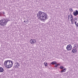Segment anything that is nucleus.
<instances>
[{
    "label": "nucleus",
    "mask_w": 78,
    "mask_h": 78,
    "mask_svg": "<svg viewBox=\"0 0 78 78\" xmlns=\"http://www.w3.org/2000/svg\"><path fill=\"white\" fill-rule=\"evenodd\" d=\"M58 64V66H60V64Z\"/></svg>",
    "instance_id": "4be33fe9"
},
{
    "label": "nucleus",
    "mask_w": 78,
    "mask_h": 78,
    "mask_svg": "<svg viewBox=\"0 0 78 78\" xmlns=\"http://www.w3.org/2000/svg\"><path fill=\"white\" fill-rule=\"evenodd\" d=\"M2 14H3V15L5 14V12H2Z\"/></svg>",
    "instance_id": "412c9836"
},
{
    "label": "nucleus",
    "mask_w": 78,
    "mask_h": 78,
    "mask_svg": "<svg viewBox=\"0 0 78 78\" xmlns=\"http://www.w3.org/2000/svg\"><path fill=\"white\" fill-rule=\"evenodd\" d=\"M2 12H0V16H1L2 15Z\"/></svg>",
    "instance_id": "6ab92c4d"
},
{
    "label": "nucleus",
    "mask_w": 78,
    "mask_h": 78,
    "mask_svg": "<svg viewBox=\"0 0 78 78\" xmlns=\"http://www.w3.org/2000/svg\"><path fill=\"white\" fill-rule=\"evenodd\" d=\"M3 68H2V67H0V72H3Z\"/></svg>",
    "instance_id": "9d476101"
},
{
    "label": "nucleus",
    "mask_w": 78,
    "mask_h": 78,
    "mask_svg": "<svg viewBox=\"0 0 78 78\" xmlns=\"http://www.w3.org/2000/svg\"><path fill=\"white\" fill-rule=\"evenodd\" d=\"M77 23V22L75 21V24L76 25V27H78V25H77L76 24Z\"/></svg>",
    "instance_id": "2eb2a0df"
},
{
    "label": "nucleus",
    "mask_w": 78,
    "mask_h": 78,
    "mask_svg": "<svg viewBox=\"0 0 78 78\" xmlns=\"http://www.w3.org/2000/svg\"><path fill=\"white\" fill-rule=\"evenodd\" d=\"M14 67L17 69V68H18V67H20V64L18 62H16L14 63Z\"/></svg>",
    "instance_id": "39448f33"
},
{
    "label": "nucleus",
    "mask_w": 78,
    "mask_h": 78,
    "mask_svg": "<svg viewBox=\"0 0 78 78\" xmlns=\"http://www.w3.org/2000/svg\"><path fill=\"white\" fill-rule=\"evenodd\" d=\"M26 24H28V20H27L26 22Z\"/></svg>",
    "instance_id": "a211bd4d"
},
{
    "label": "nucleus",
    "mask_w": 78,
    "mask_h": 78,
    "mask_svg": "<svg viewBox=\"0 0 78 78\" xmlns=\"http://www.w3.org/2000/svg\"><path fill=\"white\" fill-rule=\"evenodd\" d=\"M9 21L8 19H2L0 20V25L2 27H5L6 25L8 22Z\"/></svg>",
    "instance_id": "7ed1b4c3"
},
{
    "label": "nucleus",
    "mask_w": 78,
    "mask_h": 78,
    "mask_svg": "<svg viewBox=\"0 0 78 78\" xmlns=\"http://www.w3.org/2000/svg\"><path fill=\"white\" fill-rule=\"evenodd\" d=\"M44 64L45 67H46V66H48V64H47V62H44Z\"/></svg>",
    "instance_id": "ddd939ff"
},
{
    "label": "nucleus",
    "mask_w": 78,
    "mask_h": 78,
    "mask_svg": "<svg viewBox=\"0 0 78 78\" xmlns=\"http://www.w3.org/2000/svg\"><path fill=\"white\" fill-rule=\"evenodd\" d=\"M60 69H64V67L62 66H60Z\"/></svg>",
    "instance_id": "dca6fc26"
},
{
    "label": "nucleus",
    "mask_w": 78,
    "mask_h": 78,
    "mask_svg": "<svg viewBox=\"0 0 78 78\" xmlns=\"http://www.w3.org/2000/svg\"><path fill=\"white\" fill-rule=\"evenodd\" d=\"M66 71V69L65 68L62 69V70L61 71V73H62L63 72H65Z\"/></svg>",
    "instance_id": "9b49d317"
},
{
    "label": "nucleus",
    "mask_w": 78,
    "mask_h": 78,
    "mask_svg": "<svg viewBox=\"0 0 78 78\" xmlns=\"http://www.w3.org/2000/svg\"><path fill=\"white\" fill-rule=\"evenodd\" d=\"M77 48H78V45L76 44H74L72 51V53H76Z\"/></svg>",
    "instance_id": "20e7f679"
},
{
    "label": "nucleus",
    "mask_w": 78,
    "mask_h": 78,
    "mask_svg": "<svg viewBox=\"0 0 78 78\" xmlns=\"http://www.w3.org/2000/svg\"><path fill=\"white\" fill-rule=\"evenodd\" d=\"M36 42V40L35 39H31L30 40V43L32 44H34Z\"/></svg>",
    "instance_id": "0eeeda50"
},
{
    "label": "nucleus",
    "mask_w": 78,
    "mask_h": 78,
    "mask_svg": "<svg viewBox=\"0 0 78 78\" xmlns=\"http://www.w3.org/2000/svg\"><path fill=\"white\" fill-rule=\"evenodd\" d=\"M37 16L39 18V19L42 20H45L48 19L47 14L42 12L39 11L37 14Z\"/></svg>",
    "instance_id": "f257e3e1"
},
{
    "label": "nucleus",
    "mask_w": 78,
    "mask_h": 78,
    "mask_svg": "<svg viewBox=\"0 0 78 78\" xmlns=\"http://www.w3.org/2000/svg\"><path fill=\"white\" fill-rule=\"evenodd\" d=\"M13 62L11 60H7L5 61L4 63V66L5 67L9 69L13 65Z\"/></svg>",
    "instance_id": "f03ea898"
},
{
    "label": "nucleus",
    "mask_w": 78,
    "mask_h": 78,
    "mask_svg": "<svg viewBox=\"0 0 78 78\" xmlns=\"http://www.w3.org/2000/svg\"><path fill=\"white\" fill-rule=\"evenodd\" d=\"M68 18L69 20V19L71 20L72 19H73V16L71 15H69L68 16Z\"/></svg>",
    "instance_id": "1a4fd4ad"
},
{
    "label": "nucleus",
    "mask_w": 78,
    "mask_h": 78,
    "mask_svg": "<svg viewBox=\"0 0 78 78\" xmlns=\"http://www.w3.org/2000/svg\"><path fill=\"white\" fill-rule=\"evenodd\" d=\"M72 45H71L70 44H69L66 47V49L67 50L69 51L72 50Z\"/></svg>",
    "instance_id": "423d86ee"
},
{
    "label": "nucleus",
    "mask_w": 78,
    "mask_h": 78,
    "mask_svg": "<svg viewBox=\"0 0 78 78\" xmlns=\"http://www.w3.org/2000/svg\"><path fill=\"white\" fill-rule=\"evenodd\" d=\"M76 24H77V25H78V23H77Z\"/></svg>",
    "instance_id": "b1692460"
},
{
    "label": "nucleus",
    "mask_w": 78,
    "mask_h": 78,
    "mask_svg": "<svg viewBox=\"0 0 78 78\" xmlns=\"http://www.w3.org/2000/svg\"><path fill=\"white\" fill-rule=\"evenodd\" d=\"M58 64H56L55 65V67H58Z\"/></svg>",
    "instance_id": "f3484780"
},
{
    "label": "nucleus",
    "mask_w": 78,
    "mask_h": 78,
    "mask_svg": "<svg viewBox=\"0 0 78 78\" xmlns=\"http://www.w3.org/2000/svg\"><path fill=\"white\" fill-rule=\"evenodd\" d=\"M24 22H25V20H24Z\"/></svg>",
    "instance_id": "5701e85b"
},
{
    "label": "nucleus",
    "mask_w": 78,
    "mask_h": 78,
    "mask_svg": "<svg viewBox=\"0 0 78 78\" xmlns=\"http://www.w3.org/2000/svg\"><path fill=\"white\" fill-rule=\"evenodd\" d=\"M70 21L71 22V24H73L74 23V21L73 20V19H71Z\"/></svg>",
    "instance_id": "4468645a"
},
{
    "label": "nucleus",
    "mask_w": 78,
    "mask_h": 78,
    "mask_svg": "<svg viewBox=\"0 0 78 78\" xmlns=\"http://www.w3.org/2000/svg\"><path fill=\"white\" fill-rule=\"evenodd\" d=\"M56 64V62L55 61L52 62L51 63V64Z\"/></svg>",
    "instance_id": "f8f14e48"
},
{
    "label": "nucleus",
    "mask_w": 78,
    "mask_h": 78,
    "mask_svg": "<svg viewBox=\"0 0 78 78\" xmlns=\"http://www.w3.org/2000/svg\"><path fill=\"white\" fill-rule=\"evenodd\" d=\"M73 14L75 16H76L78 15V11L77 10H76L75 12H73Z\"/></svg>",
    "instance_id": "6e6552de"
},
{
    "label": "nucleus",
    "mask_w": 78,
    "mask_h": 78,
    "mask_svg": "<svg viewBox=\"0 0 78 78\" xmlns=\"http://www.w3.org/2000/svg\"><path fill=\"white\" fill-rule=\"evenodd\" d=\"M70 9H71V11L72 12L73 11V9H72L71 8Z\"/></svg>",
    "instance_id": "aec40b11"
}]
</instances>
